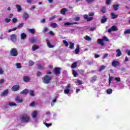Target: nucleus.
Wrapping results in <instances>:
<instances>
[{
  "instance_id": "052dcab7",
  "label": "nucleus",
  "mask_w": 130,
  "mask_h": 130,
  "mask_svg": "<svg viewBox=\"0 0 130 130\" xmlns=\"http://www.w3.org/2000/svg\"><path fill=\"white\" fill-rule=\"evenodd\" d=\"M88 16H89V17H93V16H94V13L90 12L89 13H88Z\"/></svg>"
},
{
  "instance_id": "f257e3e1",
  "label": "nucleus",
  "mask_w": 130,
  "mask_h": 130,
  "mask_svg": "<svg viewBox=\"0 0 130 130\" xmlns=\"http://www.w3.org/2000/svg\"><path fill=\"white\" fill-rule=\"evenodd\" d=\"M52 78H53V76L45 75L42 78L43 82V83H45V84H49L50 83V81L52 80Z\"/></svg>"
},
{
  "instance_id": "69168bd1",
  "label": "nucleus",
  "mask_w": 130,
  "mask_h": 130,
  "mask_svg": "<svg viewBox=\"0 0 130 130\" xmlns=\"http://www.w3.org/2000/svg\"><path fill=\"white\" fill-rule=\"evenodd\" d=\"M47 30H48V28L45 27L43 30V32H47Z\"/></svg>"
},
{
  "instance_id": "9d476101",
  "label": "nucleus",
  "mask_w": 130,
  "mask_h": 130,
  "mask_svg": "<svg viewBox=\"0 0 130 130\" xmlns=\"http://www.w3.org/2000/svg\"><path fill=\"white\" fill-rule=\"evenodd\" d=\"M97 76L94 75L92 77H91L90 80L89 81L90 83H95V82H96V81H97Z\"/></svg>"
},
{
  "instance_id": "72a5a7b5",
  "label": "nucleus",
  "mask_w": 130,
  "mask_h": 130,
  "mask_svg": "<svg viewBox=\"0 0 130 130\" xmlns=\"http://www.w3.org/2000/svg\"><path fill=\"white\" fill-rule=\"evenodd\" d=\"M105 69H106V66H101L99 69V72H102V71H104Z\"/></svg>"
},
{
  "instance_id": "a18cd8bd",
  "label": "nucleus",
  "mask_w": 130,
  "mask_h": 130,
  "mask_svg": "<svg viewBox=\"0 0 130 130\" xmlns=\"http://www.w3.org/2000/svg\"><path fill=\"white\" fill-rule=\"evenodd\" d=\"M111 2H112V0H106V3L108 6H109L111 5Z\"/></svg>"
},
{
  "instance_id": "a211bd4d",
  "label": "nucleus",
  "mask_w": 130,
  "mask_h": 130,
  "mask_svg": "<svg viewBox=\"0 0 130 130\" xmlns=\"http://www.w3.org/2000/svg\"><path fill=\"white\" fill-rule=\"evenodd\" d=\"M39 48H40L39 46L34 45L31 47V49L32 51H35V50H36L37 49H39Z\"/></svg>"
},
{
  "instance_id": "e433bc0d",
  "label": "nucleus",
  "mask_w": 130,
  "mask_h": 130,
  "mask_svg": "<svg viewBox=\"0 0 130 130\" xmlns=\"http://www.w3.org/2000/svg\"><path fill=\"white\" fill-rule=\"evenodd\" d=\"M101 12H102L103 14H105V13H106V8H105V7H103L101 10Z\"/></svg>"
},
{
  "instance_id": "7ed1b4c3",
  "label": "nucleus",
  "mask_w": 130,
  "mask_h": 130,
  "mask_svg": "<svg viewBox=\"0 0 130 130\" xmlns=\"http://www.w3.org/2000/svg\"><path fill=\"white\" fill-rule=\"evenodd\" d=\"M18 50L16 48H12L10 50V52L9 53V55L10 56H18Z\"/></svg>"
},
{
  "instance_id": "37998d69",
  "label": "nucleus",
  "mask_w": 130,
  "mask_h": 130,
  "mask_svg": "<svg viewBox=\"0 0 130 130\" xmlns=\"http://www.w3.org/2000/svg\"><path fill=\"white\" fill-rule=\"evenodd\" d=\"M63 44H64L65 46H66V47H68V46H69V43L68 42V41H67V40H63Z\"/></svg>"
},
{
  "instance_id": "4468645a",
  "label": "nucleus",
  "mask_w": 130,
  "mask_h": 130,
  "mask_svg": "<svg viewBox=\"0 0 130 130\" xmlns=\"http://www.w3.org/2000/svg\"><path fill=\"white\" fill-rule=\"evenodd\" d=\"M15 100L17 102V103H22L23 102V99L19 96L16 97Z\"/></svg>"
},
{
  "instance_id": "393cba45",
  "label": "nucleus",
  "mask_w": 130,
  "mask_h": 130,
  "mask_svg": "<svg viewBox=\"0 0 130 130\" xmlns=\"http://www.w3.org/2000/svg\"><path fill=\"white\" fill-rule=\"evenodd\" d=\"M16 7L17 9V12H18V13H20V12H22V7L20 5H16Z\"/></svg>"
},
{
  "instance_id": "473e14b6",
  "label": "nucleus",
  "mask_w": 130,
  "mask_h": 130,
  "mask_svg": "<svg viewBox=\"0 0 130 130\" xmlns=\"http://www.w3.org/2000/svg\"><path fill=\"white\" fill-rule=\"evenodd\" d=\"M15 66L17 69H22V65L21 64V63H16Z\"/></svg>"
},
{
  "instance_id": "c756f323",
  "label": "nucleus",
  "mask_w": 130,
  "mask_h": 130,
  "mask_svg": "<svg viewBox=\"0 0 130 130\" xmlns=\"http://www.w3.org/2000/svg\"><path fill=\"white\" fill-rule=\"evenodd\" d=\"M112 28V30L114 32L115 31H117L118 30V29L117 28V27L116 26H115V25H113L111 27Z\"/></svg>"
},
{
  "instance_id": "8fccbe9b",
  "label": "nucleus",
  "mask_w": 130,
  "mask_h": 130,
  "mask_svg": "<svg viewBox=\"0 0 130 130\" xmlns=\"http://www.w3.org/2000/svg\"><path fill=\"white\" fill-rule=\"evenodd\" d=\"M80 20V18L79 16H77L74 18V21H75L76 22H79Z\"/></svg>"
},
{
  "instance_id": "a878e982",
  "label": "nucleus",
  "mask_w": 130,
  "mask_h": 130,
  "mask_svg": "<svg viewBox=\"0 0 130 130\" xmlns=\"http://www.w3.org/2000/svg\"><path fill=\"white\" fill-rule=\"evenodd\" d=\"M67 11H68V10H67L66 8H63L60 11V14L61 15H65L66 14V12H67Z\"/></svg>"
},
{
  "instance_id": "9b49d317",
  "label": "nucleus",
  "mask_w": 130,
  "mask_h": 130,
  "mask_svg": "<svg viewBox=\"0 0 130 130\" xmlns=\"http://www.w3.org/2000/svg\"><path fill=\"white\" fill-rule=\"evenodd\" d=\"M120 63L117 60H113L112 62V66L115 68V67H117L119 66Z\"/></svg>"
},
{
  "instance_id": "680f3d73",
  "label": "nucleus",
  "mask_w": 130,
  "mask_h": 130,
  "mask_svg": "<svg viewBox=\"0 0 130 130\" xmlns=\"http://www.w3.org/2000/svg\"><path fill=\"white\" fill-rule=\"evenodd\" d=\"M72 85L71 84H68L67 86H66V89H70Z\"/></svg>"
},
{
  "instance_id": "f704fd0d",
  "label": "nucleus",
  "mask_w": 130,
  "mask_h": 130,
  "mask_svg": "<svg viewBox=\"0 0 130 130\" xmlns=\"http://www.w3.org/2000/svg\"><path fill=\"white\" fill-rule=\"evenodd\" d=\"M84 39H85V40H87V41H92V38L88 36H86Z\"/></svg>"
},
{
  "instance_id": "864d4df0",
  "label": "nucleus",
  "mask_w": 130,
  "mask_h": 130,
  "mask_svg": "<svg viewBox=\"0 0 130 130\" xmlns=\"http://www.w3.org/2000/svg\"><path fill=\"white\" fill-rule=\"evenodd\" d=\"M87 4H92L95 0H85Z\"/></svg>"
},
{
  "instance_id": "f03ea898",
  "label": "nucleus",
  "mask_w": 130,
  "mask_h": 130,
  "mask_svg": "<svg viewBox=\"0 0 130 130\" xmlns=\"http://www.w3.org/2000/svg\"><path fill=\"white\" fill-rule=\"evenodd\" d=\"M22 122H28L30 120V116L27 114H23L20 118Z\"/></svg>"
},
{
  "instance_id": "5701e85b",
  "label": "nucleus",
  "mask_w": 130,
  "mask_h": 130,
  "mask_svg": "<svg viewBox=\"0 0 130 130\" xmlns=\"http://www.w3.org/2000/svg\"><path fill=\"white\" fill-rule=\"evenodd\" d=\"M72 74L75 78L77 77L79 75L78 72H77V71H76L75 70L72 71Z\"/></svg>"
},
{
  "instance_id": "58836bf2",
  "label": "nucleus",
  "mask_w": 130,
  "mask_h": 130,
  "mask_svg": "<svg viewBox=\"0 0 130 130\" xmlns=\"http://www.w3.org/2000/svg\"><path fill=\"white\" fill-rule=\"evenodd\" d=\"M104 41H107L108 42H109L110 40L108 39V38L106 36L103 37V38L102 39Z\"/></svg>"
},
{
  "instance_id": "dca6fc26",
  "label": "nucleus",
  "mask_w": 130,
  "mask_h": 130,
  "mask_svg": "<svg viewBox=\"0 0 130 130\" xmlns=\"http://www.w3.org/2000/svg\"><path fill=\"white\" fill-rule=\"evenodd\" d=\"M29 93V89H25L20 92V94H23V95H27Z\"/></svg>"
},
{
  "instance_id": "ddd939ff",
  "label": "nucleus",
  "mask_w": 130,
  "mask_h": 130,
  "mask_svg": "<svg viewBox=\"0 0 130 130\" xmlns=\"http://www.w3.org/2000/svg\"><path fill=\"white\" fill-rule=\"evenodd\" d=\"M38 114V112H37V111H34L31 114V117H32L33 118H36V117H37Z\"/></svg>"
},
{
  "instance_id": "c85d7f7f",
  "label": "nucleus",
  "mask_w": 130,
  "mask_h": 130,
  "mask_svg": "<svg viewBox=\"0 0 130 130\" xmlns=\"http://www.w3.org/2000/svg\"><path fill=\"white\" fill-rule=\"evenodd\" d=\"M113 91L112 89L109 88L107 90V93L108 94V95H110V94H112Z\"/></svg>"
},
{
  "instance_id": "bb28decb",
  "label": "nucleus",
  "mask_w": 130,
  "mask_h": 130,
  "mask_svg": "<svg viewBox=\"0 0 130 130\" xmlns=\"http://www.w3.org/2000/svg\"><path fill=\"white\" fill-rule=\"evenodd\" d=\"M111 19H116L118 17V15H115V14L113 13H111Z\"/></svg>"
},
{
  "instance_id": "1a4fd4ad",
  "label": "nucleus",
  "mask_w": 130,
  "mask_h": 130,
  "mask_svg": "<svg viewBox=\"0 0 130 130\" xmlns=\"http://www.w3.org/2000/svg\"><path fill=\"white\" fill-rule=\"evenodd\" d=\"M19 89L20 86L19 85H15L12 87V90L16 92V91H19Z\"/></svg>"
},
{
  "instance_id": "ea45409f",
  "label": "nucleus",
  "mask_w": 130,
  "mask_h": 130,
  "mask_svg": "<svg viewBox=\"0 0 130 130\" xmlns=\"http://www.w3.org/2000/svg\"><path fill=\"white\" fill-rule=\"evenodd\" d=\"M34 65V61H33L32 60H29L28 62V66L29 67H32Z\"/></svg>"
},
{
  "instance_id": "2f4dec72",
  "label": "nucleus",
  "mask_w": 130,
  "mask_h": 130,
  "mask_svg": "<svg viewBox=\"0 0 130 130\" xmlns=\"http://www.w3.org/2000/svg\"><path fill=\"white\" fill-rule=\"evenodd\" d=\"M27 37V35L24 32L22 33L21 35V39H26V38Z\"/></svg>"
},
{
  "instance_id": "6e6d98bb",
  "label": "nucleus",
  "mask_w": 130,
  "mask_h": 130,
  "mask_svg": "<svg viewBox=\"0 0 130 130\" xmlns=\"http://www.w3.org/2000/svg\"><path fill=\"white\" fill-rule=\"evenodd\" d=\"M42 75V73L40 71H39L37 72V76L38 77H40Z\"/></svg>"
},
{
  "instance_id": "39448f33",
  "label": "nucleus",
  "mask_w": 130,
  "mask_h": 130,
  "mask_svg": "<svg viewBox=\"0 0 130 130\" xmlns=\"http://www.w3.org/2000/svg\"><path fill=\"white\" fill-rule=\"evenodd\" d=\"M83 18H84V20H86V21L87 22H90V21H93V20H94V17H89V16H88V15H87V14L84 15Z\"/></svg>"
},
{
  "instance_id": "20e7f679",
  "label": "nucleus",
  "mask_w": 130,
  "mask_h": 130,
  "mask_svg": "<svg viewBox=\"0 0 130 130\" xmlns=\"http://www.w3.org/2000/svg\"><path fill=\"white\" fill-rule=\"evenodd\" d=\"M62 69L59 67L58 68H55L54 69V74L56 76H59L60 74H61V70Z\"/></svg>"
},
{
  "instance_id": "774afa93",
  "label": "nucleus",
  "mask_w": 130,
  "mask_h": 130,
  "mask_svg": "<svg viewBox=\"0 0 130 130\" xmlns=\"http://www.w3.org/2000/svg\"><path fill=\"white\" fill-rule=\"evenodd\" d=\"M40 22L41 23H45V18H43V19H41Z\"/></svg>"
},
{
  "instance_id": "7c9ffc66",
  "label": "nucleus",
  "mask_w": 130,
  "mask_h": 130,
  "mask_svg": "<svg viewBox=\"0 0 130 130\" xmlns=\"http://www.w3.org/2000/svg\"><path fill=\"white\" fill-rule=\"evenodd\" d=\"M50 26L52 28H57V24L56 23H51L50 24Z\"/></svg>"
},
{
  "instance_id": "4d7b16f0",
  "label": "nucleus",
  "mask_w": 130,
  "mask_h": 130,
  "mask_svg": "<svg viewBox=\"0 0 130 130\" xmlns=\"http://www.w3.org/2000/svg\"><path fill=\"white\" fill-rule=\"evenodd\" d=\"M5 22L6 23H10L11 22V19H9V18L5 19Z\"/></svg>"
},
{
  "instance_id": "49530a36",
  "label": "nucleus",
  "mask_w": 130,
  "mask_h": 130,
  "mask_svg": "<svg viewBox=\"0 0 130 130\" xmlns=\"http://www.w3.org/2000/svg\"><path fill=\"white\" fill-rule=\"evenodd\" d=\"M31 42L32 44H34V43H36V39H35V38H34V37L32 38Z\"/></svg>"
},
{
  "instance_id": "6ab92c4d",
  "label": "nucleus",
  "mask_w": 130,
  "mask_h": 130,
  "mask_svg": "<svg viewBox=\"0 0 130 130\" xmlns=\"http://www.w3.org/2000/svg\"><path fill=\"white\" fill-rule=\"evenodd\" d=\"M107 21V18L106 16H103L102 19H101V23L102 24H104Z\"/></svg>"
},
{
  "instance_id": "a19ab883",
  "label": "nucleus",
  "mask_w": 130,
  "mask_h": 130,
  "mask_svg": "<svg viewBox=\"0 0 130 130\" xmlns=\"http://www.w3.org/2000/svg\"><path fill=\"white\" fill-rule=\"evenodd\" d=\"M23 26H24V23H19L18 24V25L17 26V28L18 29H20L21 28H22V27H23Z\"/></svg>"
},
{
  "instance_id": "aec40b11",
  "label": "nucleus",
  "mask_w": 130,
  "mask_h": 130,
  "mask_svg": "<svg viewBox=\"0 0 130 130\" xmlns=\"http://www.w3.org/2000/svg\"><path fill=\"white\" fill-rule=\"evenodd\" d=\"M75 54H79V52H80V46L79 45H77L76 48L75 49Z\"/></svg>"
},
{
  "instance_id": "0e129e2a",
  "label": "nucleus",
  "mask_w": 130,
  "mask_h": 130,
  "mask_svg": "<svg viewBox=\"0 0 130 130\" xmlns=\"http://www.w3.org/2000/svg\"><path fill=\"white\" fill-rule=\"evenodd\" d=\"M4 74V70L0 67V75H3Z\"/></svg>"
},
{
  "instance_id": "423d86ee",
  "label": "nucleus",
  "mask_w": 130,
  "mask_h": 130,
  "mask_svg": "<svg viewBox=\"0 0 130 130\" xmlns=\"http://www.w3.org/2000/svg\"><path fill=\"white\" fill-rule=\"evenodd\" d=\"M10 40L13 42H16L17 41V35L15 34H12L10 36Z\"/></svg>"
},
{
  "instance_id": "5fc2aeb1",
  "label": "nucleus",
  "mask_w": 130,
  "mask_h": 130,
  "mask_svg": "<svg viewBox=\"0 0 130 130\" xmlns=\"http://www.w3.org/2000/svg\"><path fill=\"white\" fill-rule=\"evenodd\" d=\"M12 22L13 23H17V22H18V20L17 19V18H14L12 20Z\"/></svg>"
},
{
  "instance_id": "0eeeda50",
  "label": "nucleus",
  "mask_w": 130,
  "mask_h": 130,
  "mask_svg": "<svg viewBox=\"0 0 130 130\" xmlns=\"http://www.w3.org/2000/svg\"><path fill=\"white\" fill-rule=\"evenodd\" d=\"M23 80L25 83H29V82H30V81L31 80V78L29 76H24L23 77Z\"/></svg>"
},
{
  "instance_id": "cd10ccee",
  "label": "nucleus",
  "mask_w": 130,
  "mask_h": 130,
  "mask_svg": "<svg viewBox=\"0 0 130 130\" xmlns=\"http://www.w3.org/2000/svg\"><path fill=\"white\" fill-rule=\"evenodd\" d=\"M69 47L70 49H74V48H75V44L73 42H70Z\"/></svg>"
},
{
  "instance_id": "603ef678",
  "label": "nucleus",
  "mask_w": 130,
  "mask_h": 130,
  "mask_svg": "<svg viewBox=\"0 0 130 130\" xmlns=\"http://www.w3.org/2000/svg\"><path fill=\"white\" fill-rule=\"evenodd\" d=\"M44 124L47 126V127H49V126H51L52 125V123H45Z\"/></svg>"
},
{
  "instance_id": "3c124183",
  "label": "nucleus",
  "mask_w": 130,
  "mask_h": 130,
  "mask_svg": "<svg viewBox=\"0 0 130 130\" xmlns=\"http://www.w3.org/2000/svg\"><path fill=\"white\" fill-rule=\"evenodd\" d=\"M9 105L10 106H17V104L15 103H9Z\"/></svg>"
},
{
  "instance_id": "b1692460",
  "label": "nucleus",
  "mask_w": 130,
  "mask_h": 130,
  "mask_svg": "<svg viewBox=\"0 0 130 130\" xmlns=\"http://www.w3.org/2000/svg\"><path fill=\"white\" fill-rule=\"evenodd\" d=\"M78 66V62H74L71 64V68L72 69H76Z\"/></svg>"
},
{
  "instance_id": "e2e57ef3",
  "label": "nucleus",
  "mask_w": 130,
  "mask_h": 130,
  "mask_svg": "<svg viewBox=\"0 0 130 130\" xmlns=\"http://www.w3.org/2000/svg\"><path fill=\"white\" fill-rule=\"evenodd\" d=\"M64 25L65 26H69L70 25H72V23H70V22H66Z\"/></svg>"
},
{
  "instance_id": "79ce46f5",
  "label": "nucleus",
  "mask_w": 130,
  "mask_h": 130,
  "mask_svg": "<svg viewBox=\"0 0 130 130\" xmlns=\"http://www.w3.org/2000/svg\"><path fill=\"white\" fill-rule=\"evenodd\" d=\"M70 91H71V89L66 88L65 90H64V94H69Z\"/></svg>"
},
{
  "instance_id": "338daca9",
  "label": "nucleus",
  "mask_w": 130,
  "mask_h": 130,
  "mask_svg": "<svg viewBox=\"0 0 130 130\" xmlns=\"http://www.w3.org/2000/svg\"><path fill=\"white\" fill-rule=\"evenodd\" d=\"M77 83H78L79 85H82V84H83V82H82V81L80 80H77Z\"/></svg>"
},
{
  "instance_id": "c03bdc74",
  "label": "nucleus",
  "mask_w": 130,
  "mask_h": 130,
  "mask_svg": "<svg viewBox=\"0 0 130 130\" xmlns=\"http://www.w3.org/2000/svg\"><path fill=\"white\" fill-rule=\"evenodd\" d=\"M28 31L31 34H35V29H28Z\"/></svg>"
},
{
  "instance_id": "13d9d810",
  "label": "nucleus",
  "mask_w": 130,
  "mask_h": 130,
  "mask_svg": "<svg viewBox=\"0 0 130 130\" xmlns=\"http://www.w3.org/2000/svg\"><path fill=\"white\" fill-rule=\"evenodd\" d=\"M115 80L116 81V82H120V78L119 77H115Z\"/></svg>"
},
{
  "instance_id": "f8f14e48",
  "label": "nucleus",
  "mask_w": 130,
  "mask_h": 130,
  "mask_svg": "<svg viewBox=\"0 0 130 130\" xmlns=\"http://www.w3.org/2000/svg\"><path fill=\"white\" fill-rule=\"evenodd\" d=\"M22 18L23 20H27L29 18V14H28L26 12H24L23 15H22Z\"/></svg>"
},
{
  "instance_id": "6e6552de",
  "label": "nucleus",
  "mask_w": 130,
  "mask_h": 130,
  "mask_svg": "<svg viewBox=\"0 0 130 130\" xmlns=\"http://www.w3.org/2000/svg\"><path fill=\"white\" fill-rule=\"evenodd\" d=\"M98 44L101 45V46H104L105 44H104V41L102 39H99L97 41Z\"/></svg>"
},
{
  "instance_id": "4be33fe9",
  "label": "nucleus",
  "mask_w": 130,
  "mask_h": 130,
  "mask_svg": "<svg viewBox=\"0 0 130 130\" xmlns=\"http://www.w3.org/2000/svg\"><path fill=\"white\" fill-rule=\"evenodd\" d=\"M116 52L117 53L116 54L117 57H119L122 54L121 51L120 49H117L116 51Z\"/></svg>"
},
{
  "instance_id": "c9c22d12",
  "label": "nucleus",
  "mask_w": 130,
  "mask_h": 130,
  "mask_svg": "<svg viewBox=\"0 0 130 130\" xmlns=\"http://www.w3.org/2000/svg\"><path fill=\"white\" fill-rule=\"evenodd\" d=\"M37 67L39 70H44V69H45L44 67L42 66L41 64H38Z\"/></svg>"
},
{
  "instance_id": "412c9836",
  "label": "nucleus",
  "mask_w": 130,
  "mask_h": 130,
  "mask_svg": "<svg viewBox=\"0 0 130 130\" xmlns=\"http://www.w3.org/2000/svg\"><path fill=\"white\" fill-rule=\"evenodd\" d=\"M113 8L114 10V11H118V9H119V5H113Z\"/></svg>"
},
{
  "instance_id": "bf43d9fd",
  "label": "nucleus",
  "mask_w": 130,
  "mask_h": 130,
  "mask_svg": "<svg viewBox=\"0 0 130 130\" xmlns=\"http://www.w3.org/2000/svg\"><path fill=\"white\" fill-rule=\"evenodd\" d=\"M108 56V54L106 53L104 54V55L103 56V59H105V58H106Z\"/></svg>"
},
{
  "instance_id": "de8ad7c7",
  "label": "nucleus",
  "mask_w": 130,
  "mask_h": 130,
  "mask_svg": "<svg viewBox=\"0 0 130 130\" xmlns=\"http://www.w3.org/2000/svg\"><path fill=\"white\" fill-rule=\"evenodd\" d=\"M113 80V77H110L109 78V85L110 86V84H111V81Z\"/></svg>"
},
{
  "instance_id": "2eb2a0df",
  "label": "nucleus",
  "mask_w": 130,
  "mask_h": 130,
  "mask_svg": "<svg viewBox=\"0 0 130 130\" xmlns=\"http://www.w3.org/2000/svg\"><path fill=\"white\" fill-rule=\"evenodd\" d=\"M8 94H9V90L8 89H6L2 93L1 95V96H7Z\"/></svg>"
},
{
  "instance_id": "f3484780",
  "label": "nucleus",
  "mask_w": 130,
  "mask_h": 130,
  "mask_svg": "<svg viewBox=\"0 0 130 130\" xmlns=\"http://www.w3.org/2000/svg\"><path fill=\"white\" fill-rule=\"evenodd\" d=\"M47 44L49 48H53L54 47V45H51V43H50L49 40H47Z\"/></svg>"
},
{
  "instance_id": "09e8293b",
  "label": "nucleus",
  "mask_w": 130,
  "mask_h": 130,
  "mask_svg": "<svg viewBox=\"0 0 130 130\" xmlns=\"http://www.w3.org/2000/svg\"><path fill=\"white\" fill-rule=\"evenodd\" d=\"M124 34H130V29H126L124 31Z\"/></svg>"
},
{
  "instance_id": "4c0bfd02",
  "label": "nucleus",
  "mask_w": 130,
  "mask_h": 130,
  "mask_svg": "<svg viewBox=\"0 0 130 130\" xmlns=\"http://www.w3.org/2000/svg\"><path fill=\"white\" fill-rule=\"evenodd\" d=\"M29 95L30 96H31L32 97H34V96H35V94H34V90H29Z\"/></svg>"
}]
</instances>
